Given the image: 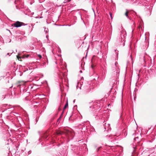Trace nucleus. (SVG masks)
<instances>
[{"instance_id":"obj_2","label":"nucleus","mask_w":156,"mask_h":156,"mask_svg":"<svg viewBox=\"0 0 156 156\" xmlns=\"http://www.w3.org/2000/svg\"><path fill=\"white\" fill-rule=\"evenodd\" d=\"M64 133H66V134L69 135L71 132L68 130H66L65 132H63L59 130H56V134L58 135H62Z\"/></svg>"},{"instance_id":"obj_3","label":"nucleus","mask_w":156,"mask_h":156,"mask_svg":"<svg viewBox=\"0 0 156 156\" xmlns=\"http://www.w3.org/2000/svg\"><path fill=\"white\" fill-rule=\"evenodd\" d=\"M68 101H67V102H66V104L65 105L64 108H63V111L67 107H68Z\"/></svg>"},{"instance_id":"obj_7","label":"nucleus","mask_w":156,"mask_h":156,"mask_svg":"<svg viewBox=\"0 0 156 156\" xmlns=\"http://www.w3.org/2000/svg\"><path fill=\"white\" fill-rule=\"evenodd\" d=\"M109 14H110V17H111V19H112V13L111 12H110L109 13Z\"/></svg>"},{"instance_id":"obj_8","label":"nucleus","mask_w":156,"mask_h":156,"mask_svg":"<svg viewBox=\"0 0 156 156\" xmlns=\"http://www.w3.org/2000/svg\"><path fill=\"white\" fill-rule=\"evenodd\" d=\"M95 66L93 64H92L91 66V67L92 68V69H93V68Z\"/></svg>"},{"instance_id":"obj_5","label":"nucleus","mask_w":156,"mask_h":156,"mask_svg":"<svg viewBox=\"0 0 156 156\" xmlns=\"http://www.w3.org/2000/svg\"><path fill=\"white\" fill-rule=\"evenodd\" d=\"M48 136V135L46 133H45L44 134L43 137L44 139H46L47 137Z\"/></svg>"},{"instance_id":"obj_4","label":"nucleus","mask_w":156,"mask_h":156,"mask_svg":"<svg viewBox=\"0 0 156 156\" xmlns=\"http://www.w3.org/2000/svg\"><path fill=\"white\" fill-rule=\"evenodd\" d=\"M128 14H129V11L127 10V9L126 10L125 12V15L127 17H128Z\"/></svg>"},{"instance_id":"obj_6","label":"nucleus","mask_w":156,"mask_h":156,"mask_svg":"<svg viewBox=\"0 0 156 156\" xmlns=\"http://www.w3.org/2000/svg\"><path fill=\"white\" fill-rule=\"evenodd\" d=\"M17 58L18 59V60H20V59L21 58V57L20 56H19L18 55L17 56Z\"/></svg>"},{"instance_id":"obj_11","label":"nucleus","mask_w":156,"mask_h":156,"mask_svg":"<svg viewBox=\"0 0 156 156\" xmlns=\"http://www.w3.org/2000/svg\"><path fill=\"white\" fill-rule=\"evenodd\" d=\"M7 55H9V53H8Z\"/></svg>"},{"instance_id":"obj_1","label":"nucleus","mask_w":156,"mask_h":156,"mask_svg":"<svg viewBox=\"0 0 156 156\" xmlns=\"http://www.w3.org/2000/svg\"><path fill=\"white\" fill-rule=\"evenodd\" d=\"M12 25L15 27H18L22 26L25 25V24L23 22L17 21L13 23Z\"/></svg>"},{"instance_id":"obj_10","label":"nucleus","mask_w":156,"mask_h":156,"mask_svg":"<svg viewBox=\"0 0 156 156\" xmlns=\"http://www.w3.org/2000/svg\"><path fill=\"white\" fill-rule=\"evenodd\" d=\"M28 56H29V55H27L26 56V57L27 58Z\"/></svg>"},{"instance_id":"obj_9","label":"nucleus","mask_w":156,"mask_h":156,"mask_svg":"<svg viewBox=\"0 0 156 156\" xmlns=\"http://www.w3.org/2000/svg\"><path fill=\"white\" fill-rule=\"evenodd\" d=\"M38 56L39 57V58H42V56H41V55H38Z\"/></svg>"}]
</instances>
